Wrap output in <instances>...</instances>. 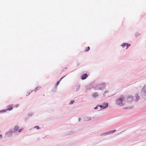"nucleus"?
Returning a JSON list of instances; mask_svg holds the SVG:
<instances>
[{
  "label": "nucleus",
  "instance_id": "obj_1",
  "mask_svg": "<svg viewBox=\"0 0 146 146\" xmlns=\"http://www.w3.org/2000/svg\"><path fill=\"white\" fill-rule=\"evenodd\" d=\"M126 98L125 96L123 95H121L116 99L115 101L117 105L122 106L126 105Z\"/></svg>",
  "mask_w": 146,
  "mask_h": 146
},
{
  "label": "nucleus",
  "instance_id": "obj_2",
  "mask_svg": "<svg viewBox=\"0 0 146 146\" xmlns=\"http://www.w3.org/2000/svg\"><path fill=\"white\" fill-rule=\"evenodd\" d=\"M106 87L105 84L104 83H102L97 85L96 88V90H102Z\"/></svg>",
  "mask_w": 146,
  "mask_h": 146
},
{
  "label": "nucleus",
  "instance_id": "obj_3",
  "mask_svg": "<svg viewBox=\"0 0 146 146\" xmlns=\"http://www.w3.org/2000/svg\"><path fill=\"white\" fill-rule=\"evenodd\" d=\"M142 97L144 99H146V85H145L143 88L141 92Z\"/></svg>",
  "mask_w": 146,
  "mask_h": 146
},
{
  "label": "nucleus",
  "instance_id": "obj_4",
  "mask_svg": "<svg viewBox=\"0 0 146 146\" xmlns=\"http://www.w3.org/2000/svg\"><path fill=\"white\" fill-rule=\"evenodd\" d=\"M133 97L131 95H129L127 96V103L128 104H131L133 101Z\"/></svg>",
  "mask_w": 146,
  "mask_h": 146
},
{
  "label": "nucleus",
  "instance_id": "obj_5",
  "mask_svg": "<svg viewBox=\"0 0 146 146\" xmlns=\"http://www.w3.org/2000/svg\"><path fill=\"white\" fill-rule=\"evenodd\" d=\"M103 105H105V106H103L101 105H98V106L100 107L102 109H103L107 108L108 106V104L106 102H105L103 104Z\"/></svg>",
  "mask_w": 146,
  "mask_h": 146
},
{
  "label": "nucleus",
  "instance_id": "obj_6",
  "mask_svg": "<svg viewBox=\"0 0 146 146\" xmlns=\"http://www.w3.org/2000/svg\"><path fill=\"white\" fill-rule=\"evenodd\" d=\"M130 44H128L127 43H123L121 45V46L123 48H124L125 46H127L126 48V49H127L129 46H130Z\"/></svg>",
  "mask_w": 146,
  "mask_h": 146
},
{
  "label": "nucleus",
  "instance_id": "obj_7",
  "mask_svg": "<svg viewBox=\"0 0 146 146\" xmlns=\"http://www.w3.org/2000/svg\"><path fill=\"white\" fill-rule=\"evenodd\" d=\"M135 97V102L137 101L140 99V97L138 94H136Z\"/></svg>",
  "mask_w": 146,
  "mask_h": 146
},
{
  "label": "nucleus",
  "instance_id": "obj_8",
  "mask_svg": "<svg viewBox=\"0 0 146 146\" xmlns=\"http://www.w3.org/2000/svg\"><path fill=\"white\" fill-rule=\"evenodd\" d=\"M19 127L17 126H16L13 129V132L14 133H16L19 129Z\"/></svg>",
  "mask_w": 146,
  "mask_h": 146
},
{
  "label": "nucleus",
  "instance_id": "obj_9",
  "mask_svg": "<svg viewBox=\"0 0 146 146\" xmlns=\"http://www.w3.org/2000/svg\"><path fill=\"white\" fill-rule=\"evenodd\" d=\"M88 77V75L87 74H85L82 75L81 76V79L82 80H84L86 79Z\"/></svg>",
  "mask_w": 146,
  "mask_h": 146
},
{
  "label": "nucleus",
  "instance_id": "obj_10",
  "mask_svg": "<svg viewBox=\"0 0 146 146\" xmlns=\"http://www.w3.org/2000/svg\"><path fill=\"white\" fill-rule=\"evenodd\" d=\"M99 96V94L98 93L95 92L92 94V96L94 98H96Z\"/></svg>",
  "mask_w": 146,
  "mask_h": 146
},
{
  "label": "nucleus",
  "instance_id": "obj_11",
  "mask_svg": "<svg viewBox=\"0 0 146 146\" xmlns=\"http://www.w3.org/2000/svg\"><path fill=\"white\" fill-rule=\"evenodd\" d=\"M84 120L85 121H87L91 120V117H86L84 118Z\"/></svg>",
  "mask_w": 146,
  "mask_h": 146
},
{
  "label": "nucleus",
  "instance_id": "obj_12",
  "mask_svg": "<svg viewBox=\"0 0 146 146\" xmlns=\"http://www.w3.org/2000/svg\"><path fill=\"white\" fill-rule=\"evenodd\" d=\"M12 132L11 131H9L6 133V135L8 136V137H10L12 135Z\"/></svg>",
  "mask_w": 146,
  "mask_h": 146
},
{
  "label": "nucleus",
  "instance_id": "obj_13",
  "mask_svg": "<svg viewBox=\"0 0 146 146\" xmlns=\"http://www.w3.org/2000/svg\"><path fill=\"white\" fill-rule=\"evenodd\" d=\"M116 131L115 129L114 130H113L111 131L108 132V134H111L115 132Z\"/></svg>",
  "mask_w": 146,
  "mask_h": 146
},
{
  "label": "nucleus",
  "instance_id": "obj_14",
  "mask_svg": "<svg viewBox=\"0 0 146 146\" xmlns=\"http://www.w3.org/2000/svg\"><path fill=\"white\" fill-rule=\"evenodd\" d=\"M108 135V132L103 133L100 135V136H105Z\"/></svg>",
  "mask_w": 146,
  "mask_h": 146
},
{
  "label": "nucleus",
  "instance_id": "obj_15",
  "mask_svg": "<svg viewBox=\"0 0 146 146\" xmlns=\"http://www.w3.org/2000/svg\"><path fill=\"white\" fill-rule=\"evenodd\" d=\"M40 88H41L40 87H37V88H36L35 91H36V90H39Z\"/></svg>",
  "mask_w": 146,
  "mask_h": 146
},
{
  "label": "nucleus",
  "instance_id": "obj_16",
  "mask_svg": "<svg viewBox=\"0 0 146 146\" xmlns=\"http://www.w3.org/2000/svg\"><path fill=\"white\" fill-rule=\"evenodd\" d=\"M74 101L73 100H71L69 104H73L74 103Z\"/></svg>",
  "mask_w": 146,
  "mask_h": 146
},
{
  "label": "nucleus",
  "instance_id": "obj_17",
  "mask_svg": "<svg viewBox=\"0 0 146 146\" xmlns=\"http://www.w3.org/2000/svg\"><path fill=\"white\" fill-rule=\"evenodd\" d=\"M13 109V108L12 107H11L10 108H7L6 109L7 110H11Z\"/></svg>",
  "mask_w": 146,
  "mask_h": 146
},
{
  "label": "nucleus",
  "instance_id": "obj_18",
  "mask_svg": "<svg viewBox=\"0 0 146 146\" xmlns=\"http://www.w3.org/2000/svg\"><path fill=\"white\" fill-rule=\"evenodd\" d=\"M108 93V91H106L105 92H104V93L103 94V96H105V94L106 93Z\"/></svg>",
  "mask_w": 146,
  "mask_h": 146
},
{
  "label": "nucleus",
  "instance_id": "obj_19",
  "mask_svg": "<svg viewBox=\"0 0 146 146\" xmlns=\"http://www.w3.org/2000/svg\"><path fill=\"white\" fill-rule=\"evenodd\" d=\"M90 49V48L89 46L88 47H87V50H85V51H88Z\"/></svg>",
  "mask_w": 146,
  "mask_h": 146
},
{
  "label": "nucleus",
  "instance_id": "obj_20",
  "mask_svg": "<svg viewBox=\"0 0 146 146\" xmlns=\"http://www.w3.org/2000/svg\"><path fill=\"white\" fill-rule=\"evenodd\" d=\"M35 127L37 129H39V127L38 126H35Z\"/></svg>",
  "mask_w": 146,
  "mask_h": 146
},
{
  "label": "nucleus",
  "instance_id": "obj_21",
  "mask_svg": "<svg viewBox=\"0 0 146 146\" xmlns=\"http://www.w3.org/2000/svg\"><path fill=\"white\" fill-rule=\"evenodd\" d=\"M65 76H64L62 77V78H61L60 79V80H58L60 82L61 81V80H62V79Z\"/></svg>",
  "mask_w": 146,
  "mask_h": 146
},
{
  "label": "nucleus",
  "instance_id": "obj_22",
  "mask_svg": "<svg viewBox=\"0 0 146 146\" xmlns=\"http://www.w3.org/2000/svg\"><path fill=\"white\" fill-rule=\"evenodd\" d=\"M59 82H60L59 81H58L57 82V83H56V86H57L58 85V84L59 83Z\"/></svg>",
  "mask_w": 146,
  "mask_h": 146
},
{
  "label": "nucleus",
  "instance_id": "obj_23",
  "mask_svg": "<svg viewBox=\"0 0 146 146\" xmlns=\"http://www.w3.org/2000/svg\"><path fill=\"white\" fill-rule=\"evenodd\" d=\"M3 137L2 135H0V140L2 139Z\"/></svg>",
  "mask_w": 146,
  "mask_h": 146
},
{
  "label": "nucleus",
  "instance_id": "obj_24",
  "mask_svg": "<svg viewBox=\"0 0 146 146\" xmlns=\"http://www.w3.org/2000/svg\"><path fill=\"white\" fill-rule=\"evenodd\" d=\"M98 105H97L96 106V107H95L94 108V109H95V110H96V109H98Z\"/></svg>",
  "mask_w": 146,
  "mask_h": 146
},
{
  "label": "nucleus",
  "instance_id": "obj_25",
  "mask_svg": "<svg viewBox=\"0 0 146 146\" xmlns=\"http://www.w3.org/2000/svg\"><path fill=\"white\" fill-rule=\"evenodd\" d=\"M133 106H132L131 107H127V108H126V109L127 108H133Z\"/></svg>",
  "mask_w": 146,
  "mask_h": 146
},
{
  "label": "nucleus",
  "instance_id": "obj_26",
  "mask_svg": "<svg viewBox=\"0 0 146 146\" xmlns=\"http://www.w3.org/2000/svg\"><path fill=\"white\" fill-rule=\"evenodd\" d=\"M22 130H23V129H19V132H21L22 131Z\"/></svg>",
  "mask_w": 146,
  "mask_h": 146
},
{
  "label": "nucleus",
  "instance_id": "obj_27",
  "mask_svg": "<svg viewBox=\"0 0 146 146\" xmlns=\"http://www.w3.org/2000/svg\"><path fill=\"white\" fill-rule=\"evenodd\" d=\"M1 111H2L1 112H4L6 111L5 110H1Z\"/></svg>",
  "mask_w": 146,
  "mask_h": 146
},
{
  "label": "nucleus",
  "instance_id": "obj_28",
  "mask_svg": "<svg viewBox=\"0 0 146 146\" xmlns=\"http://www.w3.org/2000/svg\"><path fill=\"white\" fill-rule=\"evenodd\" d=\"M81 120V119L80 118H79L78 119V121H80Z\"/></svg>",
  "mask_w": 146,
  "mask_h": 146
},
{
  "label": "nucleus",
  "instance_id": "obj_29",
  "mask_svg": "<svg viewBox=\"0 0 146 146\" xmlns=\"http://www.w3.org/2000/svg\"><path fill=\"white\" fill-rule=\"evenodd\" d=\"M19 106V105L18 104H16V105H15V106L16 107H17Z\"/></svg>",
  "mask_w": 146,
  "mask_h": 146
},
{
  "label": "nucleus",
  "instance_id": "obj_30",
  "mask_svg": "<svg viewBox=\"0 0 146 146\" xmlns=\"http://www.w3.org/2000/svg\"><path fill=\"white\" fill-rule=\"evenodd\" d=\"M79 88H78L76 89V91H78L79 90Z\"/></svg>",
  "mask_w": 146,
  "mask_h": 146
},
{
  "label": "nucleus",
  "instance_id": "obj_31",
  "mask_svg": "<svg viewBox=\"0 0 146 146\" xmlns=\"http://www.w3.org/2000/svg\"><path fill=\"white\" fill-rule=\"evenodd\" d=\"M102 105H103V106H105V105H103V104H102Z\"/></svg>",
  "mask_w": 146,
  "mask_h": 146
},
{
  "label": "nucleus",
  "instance_id": "obj_32",
  "mask_svg": "<svg viewBox=\"0 0 146 146\" xmlns=\"http://www.w3.org/2000/svg\"><path fill=\"white\" fill-rule=\"evenodd\" d=\"M1 111H0V112H1Z\"/></svg>",
  "mask_w": 146,
  "mask_h": 146
},
{
  "label": "nucleus",
  "instance_id": "obj_33",
  "mask_svg": "<svg viewBox=\"0 0 146 146\" xmlns=\"http://www.w3.org/2000/svg\"><path fill=\"white\" fill-rule=\"evenodd\" d=\"M30 93H29L28 94V95H29L30 94Z\"/></svg>",
  "mask_w": 146,
  "mask_h": 146
}]
</instances>
